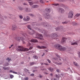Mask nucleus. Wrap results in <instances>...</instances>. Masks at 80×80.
Wrapping results in <instances>:
<instances>
[{"label": "nucleus", "instance_id": "nucleus-34", "mask_svg": "<svg viewBox=\"0 0 80 80\" xmlns=\"http://www.w3.org/2000/svg\"><path fill=\"white\" fill-rule=\"evenodd\" d=\"M30 65H34V62H31L30 63Z\"/></svg>", "mask_w": 80, "mask_h": 80}, {"label": "nucleus", "instance_id": "nucleus-8", "mask_svg": "<svg viewBox=\"0 0 80 80\" xmlns=\"http://www.w3.org/2000/svg\"><path fill=\"white\" fill-rule=\"evenodd\" d=\"M37 35H38V37L42 38H39V39L40 40H43V36H42V34L38 33Z\"/></svg>", "mask_w": 80, "mask_h": 80}, {"label": "nucleus", "instance_id": "nucleus-59", "mask_svg": "<svg viewBox=\"0 0 80 80\" xmlns=\"http://www.w3.org/2000/svg\"><path fill=\"white\" fill-rule=\"evenodd\" d=\"M44 55H45V53H43V55H42V57H43Z\"/></svg>", "mask_w": 80, "mask_h": 80}, {"label": "nucleus", "instance_id": "nucleus-22", "mask_svg": "<svg viewBox=\"0 0 80 80\" xmlns=\"http://www.w3.org/2000/svg\"><path fill=\"white\" fill-rule=\"evenodd\" d=\"M59 2H65L67 0H58Z\"/></svg>", "mask_w": 80, "mask_h": 80}, {"label": "nucleus", "instance_id": "nucleus-60", "mask_svg": "<svg viewBox=\"0 0 80 80\" xmlns=\"http://www.w3.org/2000/svg\"><path fill=\"white\" fill-rule=\"evenodd\" d=\"M21 64H23V63H24V62H22L21 63Z\"/></svg>", "mask_w": 80, "mask_h": 80}, {"label": "nucleus", "instance_id": "nucleus-58", "mask_svg": "<svg viewBox=\"0 0 80 80\" xmlns=\"http://www.w3.org/2000/svg\"><path fill=\"white\" fill-rule=\"evenodd\" d=\"M50 75H51V76H52V77H53V74L52 73H50Z\"/></svg>", "mask_w": 80, "mask_h": 80}, {"label": "nucleus", "instance_id": "nucleus-30", "mask_svg": "<svg viewBox=\"0 0 80 80\" xmlns=\"http://www.w3.org/2000/svg\"><path fill=\"white\" fill-rule=\"evenodd\" d=\"M27 46L28 47L29 46H30L31 45V44H30V43L28 42V44L27 45Z\"/></svg>", "mask_w": 80, "mask_h": 80}, {"label": "nucleus", "instance_id": "nucleus-62", "mask_svg": "<svg viewBox=\"0 0 80 80\" xmlns=\"http://www.w3.org/2000/svg\"><path fill=\"white\" fill-rule=\"evenodd\" d=\"M41 64L42 65H43V63H42V62Z\"/></svg>", "mask_w": 80, "mask_h": 80}, {"label": "nucleus", "instance_id": "nucleus-56", "mask_svg": "<svg viewBox=\"0 0 80 80\" xmlns=\"http://www.w3.org/2000/svg\"><path fill=\"white\" fill-rule=\"evenodd\" d=\"M77 25V23H73V25Z\"/></svg>", "mask_w": 80, "mask_h": 80}, {"label": "nucleus", "instance_id": "nucleus-36", "mask_svg": "<svg viewBox=\"0 0 80 80\" xmlns=\"http://www.w3.org/2000/svg\"><path fill=\"white\" fill-rule=\"evenodd\" d=\"M29 16H31V17L33 16V14H29Z\"/></svg>", "mask_w": 80, "mask_h": 80}, {"label": "nucleus", "instance_id": "nucleus-12", "mask_svg": "<svg viewBox=\"0 0 80 80\" xmlns=\"http://www.w3.org/2000/svg\"><path fill=\"white\" fill-rule=\"evenodd\" d=\"M59 11L60 12H61V13H64V9L62 8H59Z\"/></svg>", "mask_w": 80, "mask_h": 80}, {"label": "nucleus", "instance_id": "nucleus-11", "mask_svg": "<svg viewBox=\"0 0 80 80\" xmlns=\"http://www.w3.org/2000/svg\"><path fill=\"white\" fill-rule=\"evenodd\" d=\"M66 40H67V38H62V42L63 43H65L66 42Z\"/></svg>", "mask_w": 80, "mask_h": 80}, {"label": "nucleus", "instance_id": "nucleus-10", "mask_svg": "<svg viewBox=\"0 0 80 80\" xmlns=\"http://www.w3.org/2000/svg\"><path fill=\"white\" fill-rule=\"evenodd\" d=\"M29 42L33 43H37V42H38V40L37 39H32L31 40H29Z\"/></svg>", "mask_w": 80, "mask_h": 80}, {"label": "nucleus", "instance_id": "nucleus-26", "mask_svg": "<svg viewBox=\"0 0 80 80\" xmlns=\"http://www.w3.org/2000/svg\"><path fill=\"white\" fill-rule=\"evenodd\" d=\"M55 76H56V78H58V80H59V76L57 74H56Z\"/></svg>", "mask_w": 80, "mask_h": 80}, {"label": "nucleus", "instance_id": "nucleus-24", "mask_svg": "<svg viewBox=\"0 0 80 80\" xmlns=\"http://www.w3.org/2000/svg\"><path fill=\"white\" fill-rule=\"evenodd\" d=\"M56 64V65H62V63L61 62L60 63H58V62H55Z\"/></svg>", "mask_w": 80, "mask_h": 80}, {"label": "nucleus", "instance_id": "nucleus-49", "mask_svg": "<svg viewBox=\"0 0 80 80\" xmlns=\"http://www.w3.org/2000/svg\"><path fill=\"white\" fill-rule=\"evenodd\" d=\"M23 35H24L25 37H27V35L26 34H24V35L23 34Z\"/></svg>", "mask_w": 80, "mask_h": 80}, {"label": "nucleus", "instance_id": "nucleus-25", "mask_svg": "<svg viewBox=\"0 0 80 80\" xmlns=\"http://www.w3.org/2000/svg\"><path fill=\"white\" fill-rule=\"evenodd\" d=\"M27 27L29 29V30H32V29L31 28V27L30 25H28V26Z\"/></svg>", "mask_w": 80, "mask_h": 80}, {"label": "nucleus", "instance_id": "nucleus-14", "mask_svg": "<svg viewBox=\"0 0 80 80\" xmlns=\"http://www.w3.org/2000/svg\"><path fill=\"white\" fill-rule=\"evenodd\" d=\"M16 28H17V26L15 25H13L12 26V29L13 30H15L16 29Z\"/></svg>", "mask_w": 80, "mask_h": 80}, {"label": "nucleus", "instance_id": "nucleus-47", "mask_svg": "<svg viewBox=\"0 0 80 80\" xmlns=\"http://www.w3.org/2000/svg\"><path fill=\"white\" fill-rule=\"evenodd\" d=\"M25 80H28V78H25Z\"/></svg>", "mask_w": 80, "mask_h": 80}, {"label": "nucleus", "instance_id": "nucleus-57", "mask_svg": "<svg viewBox=\"0 0 80 80\" xmlns=\"http://www.w3.org/2000/svg\"><path fill=\"white\" fill-rule=\"evenodd\" d=\"M23 5H27V3H23Z\"/></svg>", "mask_w": 80, "mask_h": 80}, {"label": "nucleus", "instance_id": "nucleus-3", "mask_svg": "<svg viewBox=\"0 0 80 80\" xmlns=\"http://www.w3.org/2000/svg\"><path fill=\"white\" fill-rule=\"evenodd\" d=\"M44 12L46 13V18L48 19L50 17V15H49V13L50 12V9L48 8H46V9L44 11Z\"/></svg>", "mask_w": 80, "mask_h": 80}, {"label": "nucleus", "instance_id": "nucleus-44", "mask_svg": "<svg viewBox=\"0 0 80 80\" xmlns=\"http://www.w3.org/2000/svg\"><path fill=\"white\" fill-rule=\"evenodd\" d=\"M13 44H12V45H11V47H10L9 48H12V47H13Z\"/></svg>", "mask_w": 80, "mask_h": 80}, {"label": "nucleus", "instance_id": "nucleus-4", "mask_svg": "<svg viewBox=\"0 0 80 80\" xmlns=\"http://www.w3.org/2000/svg\"><path fill=\"white\" fill-rule=\"evenodd\" d=\"M16 39L18 40V42H20V40H22L23 43H25V41H23V40H24V38H19V37H17L16 38Z\"/></svg>", "mask_w": 80, "mask_h": 80}, {"label": "nucleus", "instance_id": "nucleus-54", "mask_svg": "<svg viewBox=\"0 0 80 80\" xmlns=\"http://www.w3.org/2000/svg\"><path fill=\"white\" fill-rule=\"evenodd\" d=\"M54 80H59V79H58V78H54L53 79Z\"/></svg>", "mask_w": 80, "mask_h": 80}, {"label": "nucleus", "instance_id": "nucleus-5", "mask_svg": "<svg viewBox=\"0 0 80 80\" xmlns=\"http://www.w3.org/2000/svg\"><path fill=\"white\" fill-rule=\"evenodd\" d=\"M52 38L53 39H57V34L55 33H53L51 34Z\"/></svg>", "mask_w": 80, "mask_h": 80}, {"label": "nucleus", "instance_id": "nucleus-38", "mask_svg": "<svg viewBox=\"0 0 80 80\" xmlns=\"http://www.w3.org/2000/svg\"><path fill=\"white\" fill-rule=\"evenodd\" d=\"M55 55L57 57H58V58H60V56L58 55V54L57 53L55 54Z\"/></svg>", "mask_w": 80, "mask_h": 80}, {"label": "nucleus", "instance_id": "nucleus-45", "mask_svg": "<svg viewBox=\"0 0 80 80\" xmlns=\"http://www.w3.org/2000/svg\"><path fill=\"white\" fill-rule=\"evenodd\" d=\"M35 8H38V5H35Z\"/></svg>", "mask_w": 80, "mask_h": 80}, {"label": "nucleus", "instance_id": "nucleus-17", "mask_svg": "<svg viewBox=\"0 0 80 80\" xmlns=\"http://www.w3.org/2000/svg\"><path fill=\"white\" fill-rule=\"evenodd\" d=\"M3 69L4 70H9V68H10V67H3Z\"/></svg>", "mask_w": 80, "mask_h": 80}, {"label": "nucleus", "instance_id": "nucleus-46", "mask_svg": "<svg viewBox=\"0 0 80 80\" xmlns=\"http://www.w3.org/2000/svg\"><path fill=\"white\" fill-rule=\"evenodd\" d=\"M32 48H33V47H30V48H29V50H32Z\"/></svg>", "mask_w": 80, "mask_h": 80}, {"label": "nucleus", "instance_id": "nucleus-18", "mask_svg": "<svg viewBox=\"0 0 80 80\" xmlns=\"http://www.w3.org/2000/svg\"><path fill=\"white\" fill-rule=\"evenodd\" d=\"M73 63V65H74L75 66H76V67H78V63H77L74 62Z\"/></svg>", "mask_w": 80, "mask_h": 80}, {"label": "nucleus", "instance_id": "nucleus-31", "mask_svg": "<svg viewBox=\"0 0 80 80\" xmlns=\"http://www.w3.org/2000/svg\"><path fill=\"white\" fill-rule=\"evenodd\" d=\"M56 31H58V30H60V28H56Z\"/></svg>", "mask_w": 80, "mask_h": 80}, {"label": "nucleus", "instance_id": "nucleus-55", "mask_svg": "<svg viewBox=\"0 0 80 80\" xmlns=\"http://www.w3.org/2000/svg\"><path fill=\"white\" fill-rule=\"evenodd\" d=\"M78 56H79V57L80 58V52H79L78 53Z\"/></svg>", "mask_w": 80, "mask_h": 80}, {"label": "nucleus", "instance_id": "nucleus-63", "mask_svg": "<svg viewBox=\"0 0 80 80\" xmlns=\"http://www.w3.org/2000/svg\"><path fill=\"white\" fill-rule=\"evenodd\" d=\"M35 72V70H34L32 72L34 73V72Z\"/></svg>", "mask_w": 80, "mask_h": 80}, {"label": "nucleus", "instance_id": "nucleus-43", "mask_svg": "<svg viewBox=\"0 0 80 80\" xmlns=\"http://www.w3.org/2000/svg\"><path fill=\"white\" fill-rule=\"evenodd\" d=\"M29 34L30 35H33V33H32L31 32H29Z\"/></svg>", "mask_w": 80, "mask_h": 80}, {"label": "nucleus", "instance_id": "nucleus-15", "mask_svg": "<svg viewBox=\"0 0 80 80\" xmlns=\"http://www.w3.org/2000/svg\"><path fill=\"white\" fill-rule=\"evenodd\" d=\"M49 70H50V72H53V68H48Z\"/></svg>", "mask_w": 80, "mask_h": 80}, {"label": "nucleus", "instance_id": "nucleus-32", "mask_svg": "<svg viewBox=\"0 0 80 80\" xmlns=\"http://www.w3.org/2000/svg\"><path fill=\"white\" fill-rule=\"evenodd\" d=\"M18 8L20 10H23V9L21 7H18Z\"/></svg>", "mask_w": 80, "mask_h": 80}, {"label": "nucleus", "instance_id": "nucleus-51", "mask_svg": "<svg viewBox=\"0 0 80 80\" xmlns=\"http://www.w3.org/2000/svg\"><path fill=\"white\" fill-rule=\"evenodd\" d=\"M23 20H25V21H27V19L26 18H23Z\"/></svg>", "mask_w": 80, "mask_h": 80}, {"label": "nucleus", "instance_id": "nucleus-64", "mask_svg": "<svg viewBox=\"0 0 80 80\" xmlns=\"http://www.w3.org/2000/svg\"><path fill=\"white\" fill-rule=\"evenodd\" d=\"M59 61H61V59L60 58L59 59Z\"/></svg>", "mask_w": 80, "mask_h": 80}, {"label": "nucleus", "instance_id": "nucleus-48", "mask_svg": "<svg viewBox=\"0 0 80 80\" xmlns=\"http://www.w3.org/2000/svg\"><path fill=\"white\" fill-rule=\"evenodd\" d=\"M32 8H35V5H34L32 6Z\"/></svg>", "mask_w": 80, "mask_h": 80}, {"label": "nucleus", "instance_id": "nucleus-29", "mask_svg": "<svg viewBox=\"0 0 80 80\" xmlns=\"http://www.w3.org/2000/svg\"><path fill=\"white\" fill-rule=\"evenodd\" d=\"M47 23H44V24H43L44 27H47V25H47Z\"/></svg>", "mask_w": 80, "mask_h": 80}, {"label": "nucleus", "instance_id": "nucleus-13", "mask_svg": "<svg viewBox=\"0 0 80 80\" xmlns=\"http://www.w3.org/2000/svg\"><path fill=\"white\" fill-rule=\"evenodd\" d=\"M27 1H28V3H29L30 5L31 6L33 4L32 2H31V0H27Z\"/></svg>", "mask_w": 80, "mask_h": 80}, {"label": "nucleus", "instance_id": "nucleus-23", "mask_svg": "<svg viewBox=\"0 0 80 80\" xmlns=\"http://www.w3.org/2000/svg\"><path fill=\"white\" fill-rule=\"evenodd\" d=\"M52 5H54V6H58V5H59V4H58V3L52 4Z\"/></svg>", "mask_w": 80, "mask_h": 80}, {"label": "nucleus", "instance_id": "nucleus-27", "mask_svg": "<svg viewBox=\"0 0 80 80\" xmlns=\"http://www.w3.org/2000/svg\"><path fill=\"white\" fill-rule=\"evenodd\" d=\"M27 20H26V21H28L30 19V17H29L28 16H27Z\"/></svg>", "mask_w": 80, "mask_h": 80}, {"label": "nucleus", "instance_id": "nucleus-9", "mask_svg": "<svg viewBox=\"0 0 80 80\" xmlns=\"http://www.w3.org/2000/svg\"><path fill=\"white\" fill-rule=\"evenodd\" d=\"M37 48H39V49L47 48V47H46L45 46H37Z\"/></svg>", "mask_w": 80, "mask_h": 80}, {"label": "nucleus", "instance_id": "nucleus-40", "mask_svg": "<svg viewBox=\"0 0 80 80\" xmlns=\"http://www.w3.org/2000/svg\"><path fill=\"white\" fill-rule=\"evenodd\" d=\"M68 23V22L67 21H65L64 22H62V23L63 24H64V23Z\"/></svg>", "mask_w": 80, "mask_h": 80}, {"label": "nucleus", "instance_id": "nucleus-53", "mask_svg": "<svg viewBox=\"0 0 80 80\" xmlns=\"http://www.w3.org/2000/svg\"><path fill=\"white\" fill-rule=\"evenodd\" d=\"M31 76H32V77H33L34 76V74H32L30 75Z\"/></svg>", "mask_w": 80, "mask_h": 80}, {"label": "nucleus", "instance_id": "nucleus-16", "mask_svg": "<svg viewBox=\"0 0 80 80\" xmlns=\"http://www.w3.org/2000/svg\"><path fill=\"white\" fill-rule=\"evenodd\" d=\"M31 10L28 8H26V12H30Z\"/></svg>", "mask_w": 80, "mask_h": 80}, {"label": "nucleus", "instance_id": "nucleus-2", "mask_svg": "<svg viewBox=\"0 0 80 80\" xmlns=\"http://www.w3.org/2000/svg\"><path fill=\"white\" fill-rule=\"evenodd\" d=\"M18 48L17 49V51L18 52H25V51H28L29 49L27 48H25L22 46H18Z\"/></svg>", "mask_w": 80, "mask_h": 80}, {"label": "nucleus", "instance_id": "nucleus-20", "mask_svg": "<svg viewBox=\"0 0 80 80\" xmlns=\"http://www.w3.org/2000/svg\"><path fill=\"white\" fill-rule=\"evenodd\" d=\"M33 58H35V59H38V56L35 55L33 56Z\"/></svg>", "mask_w": 80, "mask_h": 80}, {"label": "nucleus", "instance_id": "nucleus-19", "mask_svg": "<svg viewBox=\"0 0 80 80\" xmlns=\"http://www.w3.org/2000/svg\"><path fill=\"white\" fill-rule=\"evenodd\" d=\"M6 60H7L8 61V62H10V60H11V58H6Z\"/></svg>", "mask_w": 80, "mask_h": 80}, {"label": "nucleus", "instance_id": "nucleus-50", "mask_svg": "<svg viewBox=\"0 0 80 80\" xmlns=\"http://www.w3.org/2000/svg\"><path fill=\"white\" fill-rule=\"evenodd\" d=\"M56 72H60V70H59V69H57Z\"/></svg>", "mask_w": 80, "mask_h": 80}, {"label": "nucleus", "instance_id": "nucleus-7", "mask_svg": "<svg viewBox=\"0 0 80 80\" xmlns=\"http://www.w3.org/2000/svg\"><path fill=\"white\" fill-rule=\"evenodd\" d=\"M69 43L71 45H78V43L77 42H73L72 41H70L69 42Z\"/></svg>", "mask_w": 80, "mask_h": 80}, {"label": "nucleus", "instance_id": "nucleus-33", "mask_svg": "<svg viewBox=\"0 0 80 80\" xmlns=\"http://www.w3.org/2000/svg\"><path fill=\"white\" fill-rule=\"evenodd\" d=\"M10 78H13V75H10Z\"/></svg>", "mask_w": 80, "mask_h": 80}, {"label": "nucleus", "instance_id": "nucleus-61", "mask_svg": "<svg viewBox=\"0 0 80 80\" xmlns=\"http://www.w3.org/2000/svg\"><path fill=\"white\" fill-rule=\"evenodd\" d=\"M44 64L46 65H48V64H47V63H45Z\"/></svg>", "mask_w": 80, "mask_h": 80}, {"label": "nucleus", "instance_id": "nucleus-52", "mask_svg": "<svg viewBox=\"0 0 80 80\" xmlns=\"http://www.w3.org/2000/svg\"><path fill=\"white\" fill-rule=\"evenodd\" d=\"M43 32H42V31L41 32L42 33H43L44 32V33L45 34V30H43Z\"/></svg>", "mask_w": 80, "mask_h": 80}, {"label": "nucleus", "instance_id": "nucleus-28", "mask_svg": "<svg viewBox=\"0 0 80 80\" xmlns=\"http://www.w3.org/2000/svg\"><path fill=\"white\" fill-rule=\"evenodd\" d=\"M80 16V14L78 13V14H76L75 17H79V16Z\"/></svg>", "mask_w": 80, "mask_h": 80}, {"label": "nucleus", "instance_id": "nucleus-1", "mask_svg": "<svg viewBox=\"0 0 80 80\" xmlns=\"http://www.w3.org/2000/svg\"><path fill=\"white\" fill-rule=\"evenodd\" d=\"M54 47H55L57 49L61 50V51H64L66 50L67 48L65 47H62L61 45L59 44H57L54 46Z\"/></svg>", "mask_w": 80, "mask_h": 80}, {"label": "nucleus", "instance_id": "nucleus-41", "mask_svg": "<svg viewBox=\"0 0 80 80\" xmlns=\"http://www.w3.org/2000/svg\"><path fill=\"white\" fill-rule=\"evenodd\" d=\"M40 3H43V1H42V0H40Z\"/></svg>", "mask_w": 80, "mask_h": 80}, {"label": "nucleus", "instance_id": "nucleus-35", "mask_svg": "<svg viewBox=\"0 0 80 80\" xmlns=\"http://www.w3.org/2000/svg\"><path fill=\"white\" fill-rule=\"evenodd\" d=\"M24 70L25 72H28V70L27 69H24Z\"/></svg>", "mask_w": 80, "mask_h": 80}, {"label": "nucleus", "instance_id": "nucleus-39", "mask_svg": "<svg viewBox=\"0 0 80 80\" xmlns=\"http://www.w3.org/2000/svg\"><path fill=\"white\" fill-rule=\"evenodd\" d=\"M39 77V78H42V77H43V76L39 75L38 76Z\"/></svg>", "mask_w": 80, "mask_h": 80}, {"label": "nucleus", "instance_id": "nucleus-37", "mask_svg": "<svg viewBox=\"0 0 80 80\" xmlns=\"http://www.w3.org/2000/svg\"><path fill=\"white\" fill-rule=\"evenodd\" d=\"M19 18H21V19H22V18H23V16L22 15L20 16Z\"/></svg>", "mask_w": 80, "mask_h": 80}, {"label": "nucleus", "instance_id": "nucleus-21", "mask_svg": "<svg viewBox=\"0 0 80 80\" xmlns=\"http://www.w3.org/2000/svg\"><path fill=\"white\" fill-rule=\"evenodd\" d=\"M10 72H11V73H15V74H17V72H13L12 70H10Z\"/></svg>", "mask_w": 80, "mask_h": 80}, {"label": "nucleus", "instance_id": "nucleus-6", "mask_svg": "<svg viewBox=\"0 0 80 80\" xmlns=\"http://www.w3.org/2000/svg\"><path fill=\"white\" fill-rule=\"evenodd\" d=\"M73 17V12L72 11H70L69 12L68 17V18H72Z\"/></svg>", "mask_w": 80, "mask_h": 80}, {"label": "nucleus", "instance_id": "nucleus-42", "mask_svg": "<svg viewBox=\"0 0 80 80\" xmlns=\"http://www.w3.org/2000/svg\"><path fill=\"white\" fill-rule=\"evenodd\" d=\"M47 61H48V62H49V63H51V61H50V60L49 59H48Z\"/></svg>", "mask_w": 80, "mask_h": 80}]
</instances>
